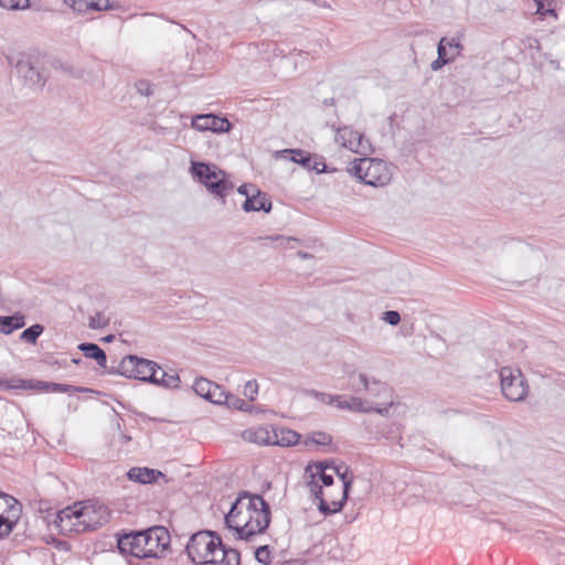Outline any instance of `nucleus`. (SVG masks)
I'll list each match as a JSON object with an SVG mask.
<instances>
[{
	"instance_id": "33",
	"label": "nucleus",
	"mask_w": 565,
	"mask_h": 565,
	"mask_svg": "<svg viewBox=\"0 0 565 565\" xmlns=\"http://www.w3.org/2000/svg\"><path fill=\"white\" fill-rule=\"evenodd\" d=\"M332 441V437L323 431H315L310 437H308L305 440V445L309 446L311 444L319 445V446H327L330 445Z\"/></svg>"
},
{
	"instance_id": "47",
	"label": "nucleus",
	"mask_w": 565,
	"mask_h": 565,
	"mask_svg": "<svg viewBox=\"0 0 565 565\" xmlns=\"http://www.w3.org/2000/svg\"><path fill=\"white\" fill-rule=\"evenodd\" d=\"M450 63L449 60H444V58H439L437 57V60H435L431 64H430V67L433 71H438L440 70L444 65Z\"/></svg>"
},
{
	"instance_id": "5",
	"label": "nucleus",
	"mask_w": 565,
	"mask_h": 565,
	"mask_svg": "<svg viewBox=\"0 0 565 565\" xmlns=\"http://www.w3.org/2000/svg\"><path fill=\"white\" fill-rule=\"evenodd\" d=\"M221 543L220 536L212 532H198L190 539L186 553L195 564H213L217 559L216 550L221 546Z\"/></svg>"
},
{
	"instance_id": "39",
	"label": "nucleus",
	"mask_w": 565,
	"mask_h": 565,
	"mask_svg": "<svg viewBox=\"0 0 565 565\" xmlns=\"http://www.w3.org/2000/svg\"><path fill=\"white\" fill-rule=\"evenodd\" d=\"M255 558L262 564H268L270 562V552L267 545L259 546L255 551Z\"/></svg>"
},
{
	"instance_id": "24",
	"label": "nucleus",
	"mask_w": 565,
	"mask_h": 565,
	"mask_svg": "<svg viewBox=\"0 0 565 565\" xmlns=\"http://www.w3.org/2000/svg\"><path fill=\"white\" fill-rule=\"evenodd\" d=\"M216 557L214 564L218 565H239V553L235 548H226L223 543L216 550Z\"/></svg>"
},
{
	"instance_id": "40",
	"label": "nucleus",
	"mask_w": 565,
	"mask_h": 565,
	"mask_svg": "<svg viewBox=\"0 0 565 565\" xmlns=\"http://www.w3.org/2000/svg\"><path fill=\"white\" fill-rule=\"evenodd\" d=\"M89 11H103L111 8L109 0H88Z\"/></svg>"
},
{
	"instance_id": "37",
	"label": "nucleus",
	"mask_w": 565,
	"mask_h": 565,
	"mask_svg": "<svg viewBox=\"0 0 565 565\" xmlns=\"http://www.w3.org/2000/svg\"><path fill=\"white\" fill-rule=\"evenodd\" d=\"M74 11L87 13L89 11L88 0H64Z\"/></svg>"
},
{
	"instance_id": "34",
	"label": "nucleus",
	"mask_w": 565,
	"mask_h": 565,
	"mask_svg": "<svg viewBox=\"0 0 565 565\" xmlns=\"http://www.w3.org/2000/svg\"><path fill=\"white\" fill-rule=\"evenodd\" d=\"M263 239L276 242L277 246L286 247V248H295L296 244L299 242L295 237L282 236V235L267 236V237H264Z\"/></svg>"
},
{
	"instance_id": "42",
	"label": "nucleus",
	"mask_w": 565,
	"mask_h": 565,
	"mask_svg": "<svg viewBox=\"0 0 565 565\" xmlns=\"http://www.w3.org/2000/svg\"><path fill=\"white\" fill-rule=\"evenodd\" d=\"M382 320L391 326H397L401 321V315L395 310L385 311Z\"/></svg>"
},
{
	"instance_id": "26",
	"label": "nucleus",
	"mask_w": 565,
	"mask_h": 565,
	"mask_svg": "<svg viewBox=\"0 0 565 565\" xmlns=\"http://www.w3.org/2000/svg\"><path fill=\"white\" fill-rule=\"evenodd\" d=\"M209 388L214 390V393H216L215 397H222L223 396V387L207 379L200 377L196 379L193 384V390L196 395L203 397L205 394L209 393Z\"/></svg>"
},
{
	"instance_id": "51",
	"label": "nucleus",
	"mask_w": 565,
	"mask_h": 565,
	"mask_svg": "<svg viewBox=\"0 0 565 565\" xmlns=\"http://www.w3.org/2000/svg\"><path fill=\"white\" fill-rule=\"evenodd\" d=\"M297 255H298V257H300V258H302V259H308V258H311V257H312V255H310V254H308V253H306V252H302V250H299V252L297 253Z\"/></svg>"
},
{
	"instance_id": "28",
	"label": "nucleus",
	"mask_w": 565,
	"mask_h": 565,
	"mask_svg": "<svg viewBox=\"0 0 565 565\" xmlns=\"http://www.w3.org/2000/svg\"><path fill=\"white\" fill-rule=\"evenodd\" d=\"M160 373V377H156L157 381L152 383L159 384L167 388H177L180 384V377L175 373H167L160 366H158L157 372Z\"/></svg>"
},
{
	"instance_id": "45",
	"label": "nucleus",
	"mask_w": 565,
	"mask_h": 565,
	"mask_svg": "<svg viewBox=\"0 0 565 565\" xmlns=\"http://www.w3.org/2000/svg\"><path fill=\"white\" fill-rule=\"evenodd\" d=\"M216 393H214V390L209 388V393L203 396L206 401L213 403V404H223L224 397H226V391L223 388V396L222 397H215Z\"/></svg>"
},
{
	"instance_id": "52",
	"label": "nucleus",
	"mask_w": 565,
	"mask_h": 565,
	"mask_svg": "<svg viewBox=\"0 0 565 565\" xmlns=\"http://www.w3.org/2000/svg\"><path fill=\"white\" fill-rule=\"evenodd\" d=\"M119 438L122 443H128L130 440V437L122 433L119 434Z\"/></svg>"
},
{
	"instance_id": "27",
	"label": "nucleus",
	"mask_w": 565,
	"mask_h": 565,
	"mask_svg": "<svg viewBox=\"0 0 565 565\" xmlns=\"http://www.w3.org/2000/svg\"><path fill=\"white\" fill-rule=\"evenodd\" d=\"M25 326V320L22 315H14L8 317H0V332L10 334L12 331L21 329Z\"/></svg>"
},
{
	"instance_id": "35",
	"label": "nucleus",
	"mask_w": 565,
	"mask_h": 565,
	"mask_svg": "<svg viewBox=\"0 0 565 565\" xmlns=\"http://www.w3.org/2000/svg\"><path fill=\"white\" fill-rule=\"evenodd\" d=\"M109 323V318H107L102 312H96L94 316H90L88 319V328L93 330L103 329L107 327Z\"/></svg>"
},
{
	"instance_id": "6",
	"label": "nucleus",
	"mask_w": 565,
	"mask_h": 565,
	"mask_svg": "<svg viewBox=\"0 0 565 565\" xmlns=\"http://www.w3.org/2000/svg\"><path fill=\"white\" fill-rule=\"evenodd\" d=\"M350 386L356 394L364 391L367 395L364 399L375 402L380 407H390L393 405L390 387L375 379H369L364 373L351 374Z\"/></svg>"
},
{
	"instance_id": "43",
	"label": "nucleus",
	"mask_w": 565,
	"mask_h": 565,
	"mask_svg": "<svg viewBox=\"0 0 565 565\" xmlns=\"http://www.w3.org/2000/svg\"><path fill=\"white\" fill-rule=\"evenodd\" d=\"M45 387L51 390L52 392L58 393H68L74 390L73 386L67 384H58V383H45Z\"/></svg>"
},
{
	"instance_id": "7",
	"label": "nucleus",
	"mask_w": 565,
	"mask_h": 565,
	"mask_svg": "<svg viewBox=\"0 0 565 565\" xmlns=\"http://www.w3.org/2000/svg\"><path fill=\"white\" fill-rule=\"evenodd\" d=\"M158 364L135 355L125 356L118 365V373L128 379L153 382Z\"/></svg>"
},
{
	"instance_id": "48",
	"label": "nucleus",
	"mask_w": 565,
	"mask_h": 565,
	"mask_svg": "<svg viewBox=\"0 0 565 565\" xmlns=\"http://www.w3.org/2000/svg\"><path fill=\"white\" fill-rule=\"evenodd\" d=\"M307 1L312 3V4H315L318 8H322V9H327V10H332L331 4L328 1H326V0H307Z\"/></svg>"
},
{
	"instance_id": "10",
	"label": "nucleus",
	"mask_w": 565,
	"mask_h": 565,
	"mask_svg": "<svg viewBox=\"0 0 565 565\" xmlns=\"http://www.w3.org/2000/svg\"><path fill=\"white\" fill-rule=\"evenodd\" d=\"M147 541L145 558L161 557L170 545V534L163 526H153L145 531Z\"/></svg>"
},
{
	"instance_id": "23",
	"label": "nucleus",
	"mask_w": 565,
	"mask_h": 565,
	"mask_svg": "<svg viewBox=\"0 0 565 565\" xmlns=\"http://www.w3.org/2000/svg\"><path fill=\"white\" fill-rule=\"evenodd\" d=\"M233 188L234 184L227 179L225 171H223V173L217 178V181L209 183L206 189L213 195L224 200L226 194L232 191Z\"/></svg>"
},
{
	"instance_id": "30",
	"label": "nucleus",
	"mask_w": 565,
	"mask_h": 565,
	"mask_svg": "<svg viewBox=\"0 0 565 565\" xmlns=\"http://www.w3.org/2000/svg\"><path fill=\"white\" fill-rule=\"evenodd\" d=\"M0 8L8 11H24L31 8V0H0Z\"/></svg>"
},
{
	"instance_id": "46",
	"label": "nucleus",
	"mask_w": 565,
	"mask_h": 565,
	"mask_svg": "<svg viewBox=\"0 0 565 565\" xmlns=\"http://www.w3.org/2000/svg\"><path fill=\"white\" fill-rule=\"evenodd\" d=\"M8 519H9L8 514H6L3 512L0 513V527H2L4 525L7 534H9L13 530V526L17 523V521H11V520H8Z\"/></svg>"
},
{
	"instance_id": "17",
	"label": "nucleus",
	"mask_w": 565,
	"mask_h": 565,
	"mask_svg": "<svg viewBox=\"0 0 565 565\" xmlns=\"http://www.w3.org/2000/svg\"><path fill=\"white\" fill-rule=\"evenodd\" d=\"M243 209L246 212H269L271 202L267 199L265 193L260 192L258 189H253L250 195L245 200Z\"/></svg>"
},
{
	"instance_id": "16",
	"label": "nucleus",
	"mask_w": 565,
	"mask_h": 565,
	"mask_svg": "<svg viewBox=\"0 0 565 565\" xmlns=\"http://www.w3.org/2000/svg\"><path fill=\"white\" fill-rule=\"evenodd\" d=\"M273 426H258L244 430L242 437L248 443H254L260 446H273Z\"/></svg>"
},
{
	"instance_id": "36",
	"label": "nucleus",
	"mask_w": 565,
	"mask_h": 565,
	"mask_svg": "<svg viewBox=\"0 0 565 565\" xmlns=\"http://www.w3.org/2000/svg\"><path fill=\"white\" fill-rule=\"evenodd\" d=\"M446 44H447V49H448V54H450L452 60L455 61V58L460 55L461 50H462V45H461L459 39L450 38V39H448V43H446Z\"/></svg>"
},
{
	"instance_id": "44",
	"label": "nucleus",
	"mask_w": 565,
	"mask_h": 565,
	"mask_svg": "<svg viewBox=\"0 0 565 565\" xmlns=\"http://www.w3.org/2000/svg\"><path fill=\"white\" fill-rule=\"evenodd\" d=\"M312 395L326 404H332L341 398V396L338 395H330L326 393H319L316 391L312 392Z\"/></svg>"
},
{
	"instance_id": "3",
	"label": "nucleus",
	"mask_w": 565,
	"mask_h": 565,
	"mask_svg": "<svg viewBox=\"0 0 565 565\" xmlns=\"http://www.w3.org/2000/svg\"><path fill=\"white\" fill-rule=\"evenodd\" d=\"M306 486L319 501L318 509L323 514L339 512L347 499L349 489L335 486L332 473H326L322 463H310L305 471Z\"/></svg>"
},
{
	"instance_id": "1",
	"label": "nucleus",
	"mask_w": 565,
	"mask_h": 565,
	"mask_svg": "<svg viewBox=\"0 0 565 565\" xmlns=\"http://www.w3.org/2000/svg\"><path fill=\"white\" fill-rule=\"evenodd\" d=\"M270 523L268 503L258 494L242 492L225 515V524L237 539L249 541L262 534Z\"/></svg>"
},
{
	"instance_id": "31",
	"label": "nucleus",
	"mask_w": 565,
	"mask_h": 565,
	"mask_svg": "<svg viewBox=\"0 0 565 565\" xmlns=\"http://www.w3.org/2000/svg\"><path fill=\"white\" fill-rule=\"evenodd\" d=\"M551 556L556 558L557 565H565V541L557 540L550 546Z\"/></svg>"
},
{
	"instance_id": "50",
	"label": "nucleus",
	"mask_w": 565,
	"mask_h": 565,
	"mask_svg": "<svg viewBox=\"0 0 565 565\" xmlns=\"http://www.w3.org/2000/svg\"><path fill=\"white\" fill-rule=\"evenodd\" d=\"M18 381H12V382H3V381H0V385L4 386L6 388H17V387H21L20 384H17Z\"/></svg>"
},
{
	"instance_id": "9",
	"label": "nucleus",
	"mask_w": 565,
	"mask_h": 565,
	"mask_svg": "<svg viewBox=\"0 0 565 565\" xmlns=\"http://www.w3.org/2000/svg\"><path fill=\"white\" fill-rule=\"evenodd\" d=\"M335 142L354 153L366 156L372 152V145L363 134L348 126L338 128Z\"/></svg>"
},
{
	"instance_id": "29",
	"label": "nucleus",
	"mask_w": 565,
	"mask_h": 565,
	"mask_svg": "<svg viewBox=\"0 0 565 565\" xmlns=\"http://www.w3.org/2000/svg\"><path fill=\"white\" fill-rule=\"evenodd\" d=\"M223 404H225L230 408L238 409V411H243V412H250V409H252V406L248 403H246L244 399H242L233 394H230L227 392H226V397H224V399H223Z\"/></svg>"
},
{
	"instance_id": "21",
	"label": "nucleus",
	"mask_w": 565,
	"mask_h": 565,
	"mask_svg": "<svg viewBox=\"0 0 565 565\" xmlns=\"http://www.w3.org/2000/svg\"><path fill=\"white\" fill-rule=\"evenodd\" d=\"M317 463H322V466H326V472L330 470L332 473H335L341 481L339 486L350 490L353 482V477L350 473L349 467L337 465L334 461H318Z\"/></svg>"
},
{
	"instance_id": "20",
	"label": "nucleus",
	"mask_w": 565,
	"mask_h": 565,
	"mask_svg": "<svg viewBox=\"0 0 565 565\" xmlns=\"http://www.w3.org/2000/svg\"><path fill=\"white\" fill-rule=\"evenodd\" d=\"M127 476L130 480L139 482V483H151L156 481L159 477H163L162 472L156 469L150 468H131Z\"/></svg>"
},
{
	"instance_id": "12",
	"label": "nucleus",
	"mask_w": 565,
	"mask_h": 565,
	"mask_svg": "<svg viewBox=\"0 0 565 565\" xmlns=\"http://www.w3.org/2000/svg\"><path fill=\"white\" fill-rule=\"evenodd\" d=\"M192 127L199 131L227 132L232 125L226 118L213 114L196 115L192 118Z\"/></svg>"
},
{
	"instance_id": "49",
	"label": "nucleus",
	"mask_w": 565,
	"mask_h": 565,
	"mask_svg": "<svg viewBox=\"0 0 565 565\" xmlns=\"http://www.w3.org/2000/svg\"><path fill=\"white\" fill-rule=\"evenodd\" d=\"M253 189H256V188L252 184H243L237 189V191L239 194L245 195L247 199L248 195H250Z\"/></svg>"
},
{
	"instance_id": "11",
	"label": "nucleus",
	"mask_w": 565,
	"mask_h": 565,
	"mask_svg": "<svg viewBox=\"0 0 565 565\" xmlns=\"http://www.w3.org/2000/svg\"><path fill=\"white\" fill-rule=\"evenodd\" d=\"M278 156L284 159H289L296 162L309 171H316L318 173L326 171V163L322 157L311 154L301 149H285L278 152Z\"/></svg>"
},
{
	"instance_id": "53",
	"label": "nucleus",
	"mask_w": 565,
	"mask_h": 565,
	"mask_svg": "<svg viewBox=\"0 0 565 565\" xmlns=\"http://www.w3.org/2000/svg\"><path fill=\"white\" fill-rule=\"evenodd\" d=\"M105 342H111L114 340V335H107L103 339Z\"/></svg>"
},
{
	"instance_id": "14",
	"label": "nucleus",
	"mask_w": 565,
	"mask_h": 565,
	"mask_svg": "<svg viewBox=\"0 0 565 565\" xmlns=\"http://www.w3.org/2000/svg\"><path fill=\"white\" fill-rule=\"evenodd\" d=\"M338 402V407L341 409H350L359 413H372L375 412L382 416H387V407H380L375 402L370 399H363L361 396H351L348 399Z\"/></svg>"
},
{
	"instance_id": "4",
	"label": "nucleus",
	"mask_w": 565,
	"mask_h": 565,
	"mask_svg": "<svg viewBox=\"0 0 565 565\" xmlns=\"http://www.w3.org/2000/svg\"><path fill=\"white\" fill-rule=\"evenodd\" d=\"M349 172L372 186L388 184L393 174L391 167L385 161L367 157L355 159L349 168Z\"/></svg>"
},
{
	"instance_id": "25",
	"label": "nucleus",
	"mask_w": 565,
	"mask_h": 565,
	"mask_svg": "<svg viewBox=\"0 0 565 565\" xmlns=\"http://www.w3.org/2000/svg\"><path fill=\"white\" fill-rule=\"evenodd\" d=\"M78 349L86 358L94 359L99 366L105 367L107 358L106 353L95 343H81Z\"/></svg>"
},
{
	"instance_id": "13",
	"label": "nucleus",
	"mask_w": 565,
	"mask_h": 565,
	"mask_svg": "<svg viewBox=\"0 0 565 565\" xmlns=\"http://www.w3.org/2000/svg\"><path fill=\"white\" fill-rule=\"evenodd\" d=\"M146 545L145 531L125 534L118 539V548L120 552L130 554L137 558H145L142 552H146Z\"/></svg>"
},
{
	"instance_id": "38",
	"label": "nucleus",
	"mask_w": 565,
	"mask_h": 565,
	"mask_svg": "<svg viewBox=\"0 0 565 565\" xmlns=\"http://www.w3.org/2000/svg\"><path fill=\"white\" fill-rule=\"evenodd\" d=\"M243 393L249 401H254L258 393L257 382L255 380H250V381L246 382Z\"/></svg>"
},
{
	"instance_id": "22",
	"label": "nucleus",
	"mask_w": 565,
	"mask_h": 565,
	"mask_svg": "<svg viewBox=\"0 0 565 565\" xmlns=\"http://www.w3.org/2000/svg\"><path fill=\"white\" fill-rule=\"evenodd\" d=\"M0 509L9 515L8 520L18 521L21 513V504L15 498L7 493H0Z\"/></svg>"
},
{
	"instance_id": "2",
	"label": "nucleus",
	"mask_w": 565,
	"mask_h": 565,
	"mask_svg": "<svg viewBox=\"0 0 565 565\" xmlns=\"http://www.w3.org/2000/svg\"><path fill=\"white\" fill-rule=\"evenodd\" d=\"M110 519L109 509L98 501L76 502L58 511L51 522L64 535L96 530Z\"/></svg>"
},
{
	"instance_id": "18",
	"label": "nucleus",
	"mask_w": 565,
	"mask_h": 565,
	"mask_svg": "<svg viewBox=\"0 0 565 565\" xmlns=\"http://www.w3.org/2000/svg\"><path fill=\"white\" fill-rule=\"evenodd\" d=\"M18 73L25 78L33 86L42 87L45 83V79L42 77L39 70H36L32 62L26 60H21L17 64Z\"/></svg>"
},
{
	"instance_id": "15",
	"label": "nucleus",
	"mask_w": 565,
	"mask_h": 565,
	"mask_svg": "<svg viewBox=\"0 0 565 565\" xmlns=\"http://www.w3.org/2000/svg\"><path fill=\"white\" fill-rule=\"evenodd\" d=\"M190 172L193 178L198 179L202 184L205 185V188H207L209 183L217 181V178L223 173V170L218 169L214 164L192 162Z\"/></svg>"
},
{
	"instance_id": "32",
	"label": "nucleus",
	"mask_w": 565,
	"mask_h": 565,
	"mask_svg": "<svg viewBox=\"0 0 565 565\" xmlns=\"http://www.w3.org/2000/svg\"><path fill=\"white\" fill-rule=\"evenodd\" d=\"M43 327L41 324H33L30 328L25 329L21 334L20 339L22 341L35 344L38 338L42 334Z\"/></svg>"
},
{
	"instance_id": "8",
	"label": "nucleus",
	"mask_w": 565,
	"mask_h": 565,
	"mask_svg": "<svg viewBox=\"0 0 565 565\" xmlns=\"http://www.w3.org/2000/svg\"><path fill=\"white\" fill-rule=\"evenodd\" d=\"M500 379L502 393L509 401L520 402L525 398L529 386L520 370L502 367Z\"/></svg>"
},
{
	"instance_id": "41",
	"label": "nucleus",
	"mask_w": 565,
	"mask_h": 565,
	"mask_svg": "<svg viewBox=\"0 0 565 565\" xmlns=\"http://www.w3.org/2000/svg\"><path fill=\"white\" fill-rule=\"evenodd\" d=\"M446 43H448V38H441L438 43V47H437L438 57L444 58V60H449V62H452L454 60H452L451 55L448 54Z\"/></svg>"
},
{
	"instance_id": "19",
	"label": "nucleus",
	"mask_w": 565,
	"mask_h": 565,
	"mask_svg": "<svg viewBox=\"0 0 565 565\" xmlns=\"http://www.w3.org/2000/svg\"><path fill=\"white\" fill-rule=\"evenodd\" d=\"M273 446L288 447L298 444L300 435L285 427H274Z\"/></svg>"
}]
</instances>
